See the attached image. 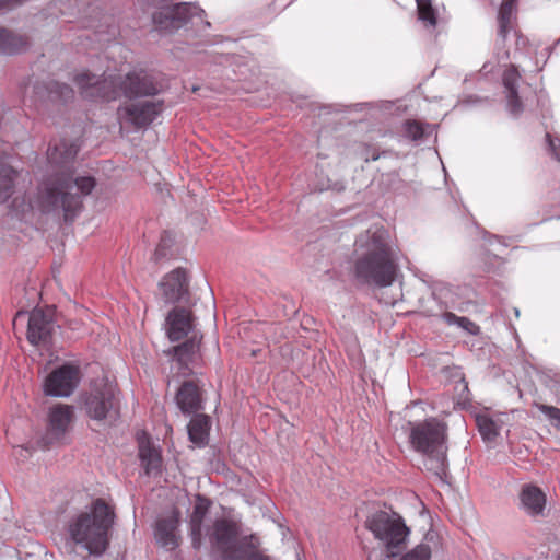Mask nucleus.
Returning a JSON list of instances; mask_svg holds the SVG:
<instances>
[{
  "mask_svg": "<svg viewBox=\"0 0 560 560\" xmlns=\"http://www.w3.org/2000/svg\"><path fill=\"white\" fill-rule=\"evenodd\" d=\"M418 18L427 27L434 28L436 26V11L431 0H416Z\"/></svg>",
  "mask_w": 560,
  "mask_h": 560,
  "instance_id": "nucleus-30",
  "label": "nucleus"
},
{
  "mask_svg": "<svg viewBox=\"0 0 560 560\" xmlns=\"http://www.w3.org/2000/svg\"><path fill=\"white\" fill-rule=\"evenodd\" d=\"M163 110V101H139L119 106L117 116L121 125L143 128L152 124Z\"/></svg>",
  "mask_w": 560,
  "mask_h": 560,
  "instance_id": "nucleus-10",
  "label": "nucleus"
},
{
  "mask_svg": "<svg viewBox=\"0 0 560 560\" xmlns=\"http://www.w3.org/2000/svg\"><path fill=\"white\" fill-rule=\"evenodd\" d=\"M536 408L544 413L551 424L560 429V409L545 404H536Z\"/></svg>",
  "mask_w": 560,
  "mask_h": 560,
  "instance_id": "nucleus-33",
  "label": "nucleus"
},
{
  "mask_svg": "<svg viewBox=\"0 0 560 560\" xmlns=\"http://www.w3.org/2000/svg\"><path fill=\"white\" fill-rule=\"evenodd\" d=\"M516 11V0H503L498 14V42L504 48L508 35L513 30V19Z\"/></svg>",
  "mask_w": 560,
  "mask_h": 560,
  "instance_id": "nucleus-21",
  "label": "nucleus"
},
{
  "mask_svg": "<svg viewBox=\"0 0 560 560\" xmlns=\"http://www.w3.org/2000/svg\"><path fill=\"white\" fill-rule=\"evenodd\" d=\"M74 82L81 95L92 101L109 102L122 94L120 75L105 74L100 79L90 72H81L75 75Z\"/></svg>",
  "mask_w": 560,
  "mask_h": 560,
  "instance_id": "nucleus-8",
  "label": "nucleus"
},
{
  "mask_svg": "<svg viewBox=\"0 0 560 560\" xmlns=\"http://www.w3.org/2000/svg\"><path fill=\"white\" fill-rule=\"evenodd\" d=\"M139 458L147 475L160 472L161 454L147 439H139Z\"/></svg>",
  "mask_w": 560,
  "mask_h": 560,
  "instance_id": "nucleus-24",
  "label": "nucleus"
},
{
  "mask_svg": "<svg viewBox=\"0 0 560 560\" xmlns=\"http://www.w3.org/2000/svg\"><path fill=\"white\" fill-rule=\"evenodd\" d=\"M397 272V258L386 230L372 226L357 237L353 276L359 283L386 288L395 281Z\"/></svg>",
  "mask_w": 560,
  "mask_h": 560,
  "instance_id": "nucleus-3",
  "label": "nucleus"
},
{
  "mask_svg": "<svg viewBox=\"0 0 560 560\" xmlns=\"http://www.w3.org/2000/svg\"><path fill=\"white\" fill-rule=\"evenodd\" d=\"M412 447L427 456L425 467L436 476L446 472V425L435 418L427 419L411 427L409 434Z\"/></svg>",
  "mask_w": 560,
  "mask_h": 560,
  "instance_id": "nucleus-5",
  "label": "nucleus"
},
{
  "mask_svg": "<svg viewBox=\"0 0 560 560\" xmlns=\"http://www.w3.org/2000/svg\"><path fill=\"white\" fill-rule=\"evenodd\" d=\"M512 31H513V33H514V34H517V31H516V30H514V28H513Z\"/></svg>",
  "mask_w": 560,
  "mask_h": 560,
  "instance_id": "nucleus-40",
  "label": "nucleus"
},
{
  "mask_svg": "<svg viewBox=\"0 0 560 560\" xmlns=\"http://www.w3.org/2000/svg\"><path fill=\"white\" fill-rule=\"evenodd\" d=\"M22 315H24V313L19 312V313L16 314V318L21 317Z\"/></svg>",
  "mask_w": 560,
  "mask_h": 560,
  "instance_id": "nucleus-37",
  "label": "nucleus"
},
{
  "mask_svg": "<svg viewBox=\"0 0 560 560\" xmlns=\"http://www.w3.org/2000/svg\"><path fill=\"white\" fill-rule=\"evenodd\" d=\"M559 560H560V556H559Z\"/></svg>",
  "mask_w": 560,
  "mask_h": 560,
  "instance_id": "nucleus-41",
  "label": "nucleus"
},
{
  "mask_svg": "<svg viewBox=\"0 0 560 560\" xmlns=\"http://www.w3.org/2000/svg\"><path fill=\"white\" fill-rule=\"evenodd\" d=\"M512 31H513V33H514V34H517V31H516V30H514V28H513Z\"/></svg>",
  "mask_w": 560,
  "mask_h": 560,
  "instance_id": "nucleus-39",
  "label": "nucleus"
},
{
  "mask_svg": "<svg viewBox=\"0 0 560 560\" xmlns=\"http://www.w3.org/2000/svg\"><path fill=\"white\" fill-rule=\"evenodd\" d=\"M521 506L530 516H540L546 508V494L534 485H525L520 493Z\"/></svg>",
  "mask_w": 560,
  "mask_h": 560,
  "instance_id": "nucleus-20",
  "label": "nucleus"
},
{
  "mask_svg": "<svg viewBox=\"0 0 560 560\" xmlns=\"http://www.w3.org/2000/svg\"><path fill=\"white\" fill-rule=\"evenodd\" d=\"M35 94L52 103H67L74 97L72 88L66 83L49 80L34 86Z\"/></svg>",
  "mask_w": 560,
  "mask_h": 560,
  "instance_id": "nucleus-18",
  "label": "nucleus"
},
{
  "mask_svg": "<svg viewBox=\"0 0 560 560\" xmlns=\"http://www.w3.org/2000/svg\"><path fill=\"white\" fill-rule=\"evenodd\" d=\"M522 40V37L521 36H517V45H520V42Z\"/></svg>",
  "mask_w": 560,
  "mask_h": 560,
  "instance_id": "nucleus-38",
  "label": "nucleus"
},
{
  "mask_svg": "<svg viewBox=\"0 0 560 560\" xmlns=\"http://www.w3.org/2000/svg\"><path fill=\"white\" fill-rule=\"evenodd\" d=\"M209 508L210 501L198 495L189 521L195 549H200L207 541L221 560H270L257 550V541H254L256 538L253 535L238 539L240 526L234 520L217 517L207 521Z\"/></svg>",
  "mask_w": 560,
  "mask_h": 560,
  "instance_id": "nucleus-2",
  "label": "nucleus"
},
{
  "mask_svg": "<svg viewBox=\"0 0 560 560\" xmlns=\"http://www.w3.org/2000/svg\"><path fill=\"white\" fill-rule=\"evenodd\" d=\"M82 405L89 418L96 421L116 420L120 413L118 392L104 378L91 383L82 394Z\"/></svg>",
  "mask_w": 560,
  "mask_h": 560,
  "instance_id": "nucleus-7",
  "label": "nucleus"
},
{
  "mask_svg": "<svg viewBox=\"0 0 560 560\" xmlns=\"http://www.w3.org/2000/svg\"><path fill=\"white\" fill-rule=\"evenodd\" d=\"M176 404L185 415H195L203 409L200 388L191 381H186L178 388Z\"/></svg>",
  "mask_w": 560,
  "mask_h": 560,
  "instance_id": "nucleus-17",
  "label": "nucleus"
},
{
  "mask_svg": "<svg viewBox=\"0 0 560 560\" xmlns=\"http://www.w3.org/2000/svg\"><path fill=\"white\" fill-rule=\"evenodd\" d=\"M77 153V145L67 140L49 145L47 160L50 174L38 187L34 202L25 197L13 199L11 210L16 217L23 219L34 208L43 213H62L66 222L79 214L83 198L92 192L96 182L92 176L75 175L71 163Z\"/></svg>",
  "mask_w": 560,
  "mask_h": 560,
  "instance_id": "nucleus-1",
  "label": "nucleus"
},
{
  "mask_svg": "<svg viewBox=\"0 0 560 560\" xmlns=\"http://www.w3.org/2000/svg\"><path fill=\"white\" fill-rule=\"evenodd\" d=\"M434 538V533H428L424 537V541L407 552L400 560H430L432 550L429 541H432Z\"/></svg>",
  "mask_w": 560,
  "mask_h": 560,
  "instance_id": "nucleus-29",
  "label": "nucleus"
},
{
  "mask_svg": "<svg viewBox=\"0 0 560 560\" xmlns=\"http://www.w3.org/2000/svg\"><path fill=\"white\" fill-rule=\"evenodd\" d=\"M203 10L195 3L183 2L173 5L166 13L154 14V23L160 25V28H178L182 24L199 18L202 20Z\"/></svg>",
  "mask_w": 560,
  "mask_h": 560,
  "instance_id": "nucleus-13",
  "label": "nucleus"
},
{
  "mask_svg": "<svg viewBox=\"0 0 560 560\" xmlns=\"http://www.w3.org/2000/svg\"><path fill=\"white\" fill-rule=\"evenodd\" d=\"M167 336L172 341L185 338L192 329L191 314L185 308H174L166 318Z\"/></svg>",
  "mask_w": 560,
  "mask_h": 560,
  "instance_id": "nucleus-19",
  "label": "nucleus"
},
{
  "mask_svg": "<svg viewBox=\"0 0 560 560\" xmlns=\"http://www.w3.org/2000/svg\"><path fill=\"white\" fill-rule=\"evenodd\" d=\"M178 526V511H173L170 515L158 518L154 526V538L158 545L166 550L177 548L179 546Z\"/></svg>",
  "mask_w": 560,
  "mask_h": 560,
  "instance_id": "nucleus-15",
  "label": "nucleus"
},
{
  "mask_svg": "<svg viewBox=\"0 0 560 560\" xmlns=\"http://www.w3.org/2000/svg\"><path fill=\"white\" fill-rule=\"evenodd\" d=\"M504 415L479 413L476 416V423L479 433L486 441H494L504 425Z\"/></svg>",
  "mask_w": 560,
  "mask_h": 560,
  "instance_id": "nucleus-25",
  "label": "nucleus"
},
{
  "mask_svg": "<svg viewBox=\"0 0 560 560\" xmlns=\"http://www.w3.org/2000/svg\"><path fill=\"white\" fill-rule=\"evenodd\" d=\"M189 280L183 268H176L165 275L160 282V288L166 302L174 303L188 294Z\"/></svg>",
  "mask_w": 560,
  "mask_h": 560,
  "instance_id": "nucleus-16",
  "label": "nucleus"
},
{
  "mask_svg": "<svg viewBox=\"0 0 560 560\" xmlns=\"http://www.w3.org/2000/svg\"><path fill=\"white\" fill-rule=\"evenodd\" d=\"M28 45L27 39L19 34L0 27V54L14 55L24 51Z\"/></svg>",
  "mask_w": 560,
  "mask_h": 560,
  "instance_id": "nucleus-27",
  "label": "nucleus"
},
{
  "mask_svg": "<svg viewBox=\"0 0 560 560\" xmlns=\"http://www.w3.org/2000/svg\"><path fill=\"white\" fill-rule=\"evenodd\" d=\"M188 438L198 447H203L208 444L209 432L211 429L210 417L205 413H195L188 427Z\"/></svg>",
  "mask_w": 560,
  "mask_h": 560,
  "instance_id": "nucleus-23",
  "label": "nucleus"
},
{
  "mask_svg": "<svg viewBox=\"0 0 560 560\" xmlns=\"http://www.w3.org/2000/svg\"><path fill=\"white\" fill-rule=\"evenodd\" d=\"M365 524L384 547L386 557H396L405 549L409 528L399 516H390L384 511H378L372 514Z\"/></svg>",
  "mask_w": 560,
  "mask_h": 560,
  "instance_id": "nucleus-6",
  "label": "nucleus"
},
{
  "mask_svg": "<svg viewBox=\"0 0 560 560\" xmlns=\"http://www.w3.org/2000/svg\"><path fill=\"white\" fill-rule=\"evenodd\" d=\"M405 132L412 140H419L425 135V128L416 120H408L405 124Z\"/></svg>",
  "mask_w": 560,
  "mask_h": 560,
  "instance_id": "nucleus-34",
  "label": "nucleus"
},
{
  "mask_svg": "<svg viewBox=\"0 0 560 560\" xmlns=\"http://www.w3.org/2000/svg\"><path fill=\"white\" fill-rule=\"evenodd\" d=\"M520 78V73L517 68L511 65L503 73V84L508 92V109L509 112L516 116L522 113L523 106L517 95V81Z\"/></svg>",
  "mask_w": 560,
  "mask_h": 560,
  "instance_id": "nucleus-22",
  "label": "nucleus"
},
{
  "mask_svg": "<svg viewBox=\"0 0 560 560\" xmlns=\"http://www.w3.org/2000/svg\"><path fill=\"white\" fill-rule=\"evenodd\" d=\"M546 139L553 158L560 162V139H552L550 133L546 135Z\"/></svg>",
  "mask_w": 560,
  "mask_h": 560,
  "instance_id": "nucleus-35",
  "label": "nucleus"
},
{
  "mask_svg": "<svg viewBox=\"0 0 560 560\" xmlns=\"http://www.w3.org/2000/svg\"><path fill=\"white\" fill-rule=\"evenodd\" d=\"M73 418L74 412L72 406L58 404L51 407L49 411L48 428L44 438L45 445H49L61 440L69 430Z\"/></svg>",
  "mask_w": 560,
  "mask_h": 560,
  "instance_id": "nucleus-14",
  "label": "nucleus"
},
{
  "mask_svg": "<svg viewBox=\"0 0 560 560\" xmlns=\"http://www.w3.org/2000/svg\"><path fill=\"white\" fill-rule=\"evenodd\" d=\"M509 59V51L503 50L502 56H500L499 61H505Z\"/></svg>",
  "mask_w": 560,
  "mask_h": 560,
  "instance_id": "nucleus-36",
  "label": "nucleus"
},
{
  "mask_svg": "<svg viewBox=\"0 0 560 560\" xmlns=\"http://www.w3.org/2000/svg\"><path fill=\"white\" fill-rule=\"evenodd\" d=\"M21 174L12 165L0 159V203H4L15 194Z\"/></svg>",
  "mask_w": 560,
  "mask_h": 560,
  "instance_id": "nucleus-26",
  "label": "nucleus"
},
{
  "mask_svg": "<svg viewBox=\"0 0 560 560\" xmlns=\"http://www.w3.org/2000/svg\"><path fill=\"white\" fill-rule=\"evenodd\" d=\"M81 370L73 363L54 369L45 378L44 393L51 397H70L81 382Z\"/></svg>",
  "mask_w": 560,
  "mask_h": 560,
  "instance_id": "nucleus-9",
  "label": "nucleus"
},
{
  "mask_svg": "<svg viewBox=\"0 0 560 560\" xmlns=\"http://www.w3.org/2000/svg\"><path fill=\"white\" fill-rule=\"evenodd\" d=\"M199 350V343L192 337L174 348V355L180 364L188 365L192 362Z\"/></svg>",
  "mask_w": 560,
  "mask_h": 560,
  "instance_id": "nucleus-28",
  "label": "nucleus"
},
{
  "mask_svg": "<svg viewBox=\"0 0 560 560\" xmlns=\"http://www.w3.org/2000/svg\"><path fill=\"white\" fill-rule=\"evenodd\" d=\"M443 318L448 325H456L470 335H478L480 331L479 326L467 317L457 316L454 313L446 312L444 313Z\"/></svg>",
  "mask_w": 560,
  "mask_h": 560,
  "instance_id": "nucleus-31",
  "label": "nucleus"
},
{
  "mask_svg": "<svg viewBox=\"0 0 560 560\" xmlns=\"http://www.w3.org/2000/svg\"><path fill=\"white\" fill-rule=\"evenodd\" d=\"M114 511L104 500L93 502L90 511L70 518L67 532L70 539L91 556H102L109 544L108 532L114 524Z\"/></svg>",
  "mask_w": 560,
  "mask_h": 560,
  "instance_id": "nucleus-4",
  "label": "nucleus"
},
{
  "mask_svg": "<svg viewBox=\"0 0 560 560\" xmlns=\"http://www.w3.org/2000/svg\"><path fill=\"white\" fill-rule=\"evenodd\" d=\"M174 244V238L168 232H163L161 235L160 242L154 252L155 261H160L166 258L170 254V249Z\"/></svg>",
  "mask_w": 560,
  "mask_h": 560,
  "instance_id": "nucleus-32",
  "label": "nucleus"
},
{
  "mask_svg": "<svg viewBox=\"0 0 560 560\" xmlns=\"http://www.w3.org/2000/svg\"><path fill=\"white\" fill-rule=\"evenodd\" d=\"M120 89L127 98L153 96L161 90L153 77L144 71H131L125 78L120 77Z\"/></svg>",
  "mask_w": 560,
  "mask_h": 560,
  "instance_id": "nucleus-12",
  "label": "nucleus"
},
{
  "mask_svg": "<svg viewBox=\"0 0 560 560\" xmlns=\"http://www.w3.org/2000/svg\"><path fill=\"white\" fill-rule=\"evenodd\" d=\"M55 330V322L51 311L35 308L28 316L26 338L28 342L37 347H48Z\"/></svg>",
  "mask_w": 560,
  "mask_h": 560,
  "instance_id": "nucleus-11",
  "label": "nucleus"
}]
</instances>
